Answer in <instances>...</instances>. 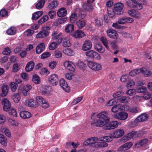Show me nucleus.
<instances>
[{
  "label": "nucleus",
  "instance_id": "28",
  "mask_svg": "<svg viewBox=\"0 0 152 152\" xmlns=\"http://www.w3.org/2000/svg\"><path fill=\"white\" fill-rule=\"evenodd\" d=\"M67 13L66 9L64 8H61L58 11L57 15L58 17H62L65 16Z\"/></svg>",
  "mask_w": 152,
  "mask_h": 152
},
{
  "label": "nucleus",
  "instance_id": "19",
  "mask_svg": "<svg viewBox=\"0 0 152 152\" xmlns=\"http://www.w3.org/2000/svg\"><path fill=\"white\" fill-rule=\"evenodd\" d=\"M64 66L67 69L70 71L74 72L75 70V65L72 62L69 61H66L64 63Z\"/></svg>",
  "mask_w": 152,
  "mask_h": 152
},
{
  "label": "nucleus",
  "instance_id": "44",
  "mask_svg": "<svg viewBox=\"0 0 152 152\" xmlns=\"http://www.w3.org/2000/svg\"><path fill=\"white\" fill-rule=\"evenodd\" d=\"M63 52L65 54L69 56H72L73 54V50L69 48H67L64 50Z\"/></svg>",
  "mask_w": 152,
  "mask_h": 152
},
{
  "label": "nucleus",
  "instance_id": "50",
  "mask_svg": "<svg viewBox=\"0 0 152 152\" xmlns=\"http://www.w3.org/2000/svg\"><path fill=\"white\" fill-rule=\"evenodd\" d=\"M136 91L134 89H129L126 92V94L130 96H132L136 94Z\"/></svg>",
  "mask_w": 152,
  "mask_h": 152
},
{
  "label": "nucleus",
  "instance_id": "31",
  "mask_svg": "<svg viewBox=\"0 0 152 152\" xmlns=\"http://www.w3.org/2000/svg\"><path fill=\"white\" fill-rule=\"evenodd\" d=\"M107 13L109 17L112 19H115L116 18V12L113 9L109 8L107 9Z\"/></svg>",
  "mask_w": 152,
  "mask_h": 152
},
{
  "label": "nucleus",
  "instance_id": "35",
  "mask_svg": "<svg viewBox=\"0 0 152 152\" xmlns=\"http://www.w3.org/2000/svg\"><path fill=\"white\" fill-rule=\"evenodd\" d=\"M32 81L36 84H39L40 83V78L38 75L35 74L32 76Z\"/></svg>",
  "mask_w": 152,
  "mask_h": 152
},
{
  "label": "nucleus",
  "instance_id": "10",
  "mask_svg": "<svg viewBox=\"0 0 152 152\" xmlns=\"http://www.w3.org/2000/svg\"><path fill=\"white\" fill-rule=\"evenodd\" d=\"M2 104L3 106V110L7 111L10 108L11 104L7 98H4L1 101Z\"/></svg>",
  "mask_w": 152,
  "mask_h": 152
},
{
  "label": "nucleus",
  "instance_id": "58",
  "mask_svg": "<svg viewBox=\"0 0 152 152\" xmlns=\"http://www.w3.org/2000/svg\"><path fill=\"white\" fill-rule=\"evenodd\" d=\"M18 85L15 83H11L10 84V88L13 92H15L18 87Z\"/></svg>",
  "mask_w": 152,
  "mask_h": 152
},
{
  "label": "nucleus",
  "instance_id": "30",
  "mask_svg": "<svg viewBox=\"0 0 152 152\" xmlns=\"http://www.w3.org/2000/svg\"><path fill=\"white\" fill-rule=\"evenodd\" d=\"M8 87L6 85H4L1 87L2 93L0 94V96H5L7 94L8 92Z\"/></svg>",
  "mask_w": 152,
  "mask_h": 152
},
{
  "label": "nucleus",
  "instance_id": "48",
  "mask_svg": "<svg viewBox=\"0 0 152 152\" xmlns=\"http://www.w3.org/2000/svg\"><path fill=\"white\" fill-rule=\"evenodd\" d=\"M11 52V49L10 48L6 47L4 49L2 53L5 55H9Z\"/></svg>",
  "mask_w": 152,
  "mask_h": 152
},
{
  "label": "nucleus",
  "instance_id": "41",
  "mask_svg": "<svg viewBox=\"0 0 152 152\" xmlns=\"http://www.w3.org/2000/svg\"><path fill=\"white\" fill-rule=\"evenodd\" d=\"M48 19L49 18L48 15H45L43 16L39 20L38 23L39 24H42L45 21L48 20Z\"/></svg>",
  "mask_w": 152,
  "mask_h": 152
},
{
  "label": "nucleus",
  "instance_id": "62",
  "mask_svg": "<svg viewBox=\"0 0 152 152\" xmlns=\"http://www.w3.org/2000/svg\"><path fill=\"white\" fill-rule=\"evenodd\" d=\"M120 109V105H114L111 109V111L113 113H116Z\"/></svg>",
  "mask_w": 152,
  "mask_h": 152
},
{
  "label": "nucleus",
  "instance_id": "17",
  "mask_svg": "<svg viewBox=\"0 0 152 152\" xmlns=\"http://www.w3.org/2000/svg\"><path fill=\"white\" fill-rule=\"evenodd\" d=\"M137 134V132L132 131L124 136L123 138V140L125 141L129 140L133 137H135Z\"/></svg>",
  "mask_w": 152,
  "mask_h": 152
},
{
  "label": "nucleus",
  "instance_id": "14",
  "mask_svg": "<svg viewBox=\"0 0 152 152\" xmlns=\"http://www.w3.org/2000/svg\"><path fill=\"white\" fill-rule=\"evenodd\" d=\"M92 46V44L91 41L86 40L84 42L82 47V49L83 51H87L91 49Z\"/></svg>",
  "mask_w": 152,
  "mask_h": 152
},
{
  "label": "nucleus",
  "instance_id": "61",
  "mask_svg": "<svg viewBox=\"0 0 152 152\" xmlns=\"http://www.w3.org/2000/svg\"><path fill=\"white\" fill-rule=\"evenodd\" d=\"M50 53L49 52H44L42 54L41 56V58L42 59L48 58L50 56Z\"/></svg>",
  "mask_w": 152,
  "mask_h": 152
},
{
  "label": "nucleus",
  "instance_id": "57",
  "mask_svg": "<svg viewBox=\"0 0 152 152\" xmlns=\"http://www.w3.org/2000/svg\"><path fill=\"white\" fill-rule=\"evenodd\" d=\"M127 97L126 96H122L118 99V101L121 103H126L128 102Z\"/></svg>",
  "mask_w": 152,
  "mask_h": 152
},
{
  "label": "nucleus",
  "instance_id": "60",
  "mask_svg": "<svg viewBox=\"0 0 152 152\" xmlns=\"http://www.w3.org/2000/svg\"><path fill=\"white\" fill-rule=\"evenodd\" d=\"M124 94V92H123L120 91L113 94V96L114 98L119 97L123 95Z\"/></svg>",
  "mask_w": 152,
  "mask_h": 152
},
{
  "label": "nucleus",
  "instance_id": "36",
  "mask_svg": "<svg viewBox=\"0 0 152 152\" xmlns=\"http://www.w3.org/2000/svg\"><path fill=\"white\" fill-rule=\"evenodd\" d=\"M62 34L61 33H60L55 36L52 37V39L53 40L58 39V42L60 43L61 42L63 39Z\"/></svg>",
  "mask_w": 152,
  "mask_h": 152
},
{
  "label": "nucleus",
  "instance_id": "49",
  "mask_svg": "<svg viewBox=\"0 0 152 152\" xmlns=\"http://www.w3.org/2000/svg\"><path fill=\"white\" fill-rule=\"evenodd\" d=\"M2 132L4 133L6 136L10 137L11 136V134L10 131L7 129L5 128H2L1 129Z\"/></svg>",
  "mask_w": 152,
  "mask_h": 152
},
{
  "label": "nucleus",
  "instance_id": "54",
  "mask_svg": "<svg viewBox=\"0 0 152 152\" xmlns=\"http://www.w3.org/2000/svg\"><path fill=\"white\" fill-rule=\"evenodd\" d=\"M140 72L144 74L145 77L150 76L152 74L151 72L148 71L145 69H140Z\"/></svg>",
  "mask_w": 152,
  "mask_h": 152
},
{
  "label": "nucleus",
  "instance_id": "37",
  "mask_svg": "<svg viewBox=\"0 0 152 152\" xmlns=\"http://www.w3.org/2000/svg\"><path fill=\"white\" fill-rule=\"evenodd\" d=\"M74 26L72 24H68L67 25L65 28V31L66 33L72 32L74 30Z\"/></svg>",
  "mask_w": 152,
  "mask_h": 152
},
{
  "label": "nucleus",
  "instance_id": "45",
  "mask_svg": "<svg viewBox=\"0 0 152 152\" xmlns=\"http://www.w3.org/2000/svg\"><path fill=\"white\" fill-rule=\"evenodd\" d=\"M8 12L5 9H1L0 11V17H5L7 16Z\"/></svg>",
  "mask_w": 152,
  "mask_h": 152
},
{
  "label": "nucleus",
  "instance_id": "9",
  "mask_svg": "<svg viewBox=\"0 0 152 152\" xmlns=\"http://www.w3.org/2000/svg\"><path fill=\"white\" fill-rule=\"evenodd\" d=\"M128 116L127 113L125 112H120L117 114H114V118L121 120H126Z\"/></svg>",
  "mask_w": 152,
  "mask_h": 152
},
{
  "label": "nucleus",
  "instance_id": "32",
  "mask_svg": "<svg viewBox=\"0 0 152 152\" xmlns=\"http://www.w3.org/2000/svg\"><path fill=\"white\" fill-rule=\"evenodd\" d=\"M86 22L84 20H79L76 22V25L79 29H81L85 26Z\"/></svg>",
  "mask_w": 152,
  "mask_h": 152
},
{
  "label": "nucleus",
  "instance_id": "16",
  "mask_svg": "<svg viewBox=\"0 0 152 152\" xmlns=\"http://www.w3.org/2000/svg\"><path fill=\"white\" fill-rule=\"evenodd\" d=\"M132 142H127L121 145L118 148V150L121 151L127 150L132 146Z\"/></svg>",
  "mask_w": 152,
  "mask_h": 152
},
{
  "label": "nucleus",
  "instance_id": "24",
  "mask_svg": "<svg viewBox=\"0 0 152 152\" xmlns=\"http://www.w3.org/2000/svg\"><path fill=\"white\" fill-rule=\"evenodd\" d=\"M45 45L43 43L39 44L36 48V53L37 54L41 53L45 49Z\"/></svg>",
  "mask_w": 152,
  "mask_h": 152
},
{
  "label": "nucleus",
  "instance_id": "59",
  "mask_svg": "<svg viewBox=\"0 0 152 152\" xmlns=\"http://www.w3.org/2000/svg\"><path fill=\"white\" fill-rule=\"evenodd\" d=\"M20 69L18 64L16 63H15L13 65L12 71L14 72H17Z\"/></svg>",
  "mask_w": 152,
  "mask_h": 152
},
{
  "label": "nucleus",
  "instance_id": "33",
  "mask_svg": "<svg viewBox=\"0 0 152 152\" xmlns=\"http://www.w3.org/2000/svg\"><path fill=\"white\" fill-rule=\"evenodd\" d=\"M6 32L9 35H14L16 33V28L14 27H11L9 28L7 30Z\"/></svg>",
  "mask_w": 152,
  "mask_h": 152
},
{
  "label": "nucleus",
  "instance_id": "2",
  "mask_svg": "<svg viewBox=\"0 0 152 152\" xmlns=\"http://www.w3.org/2000/svg\"><path fill=\"white\" fill-rule=\"evenodd\" d=\"M124 134V131L123 129H118L114 131L109 136L101 137L99 140L100 141L109 142L112 141L113 138H118L122 137Z\"/></svg>",
  "mask_w": 152,
  "mask_h": 152
},
{
  "label": "nucleus",
  "instance_id": "34",
  "mask_svg": "<svg viewBox=\"0 0 152 152\" xmlns=\"http://www.w3.org/2000/svg\"><path fill=\"white\" fill-rule=\"evenodd\" d=\"M94 49L100 53H103L105 51L104 49L102 46L99 44H96L94 46Z\"/></svg>",
  "mask_w": 152,
  "mask_h": 152
},
{
  "label": "nucleus",
  "instance_id": "39",
  "mask_svg": "<svg viewBox=\"0 0 152 152\" xmlns=\"http://www.w3.org/2000/svg\"><path fill=\"white\" fill-rule=\"evenodd\" d=\"M32 88V86L29 84L26 85L24 87L23 90L22 91V93L24 96H26L27 92Z\"/></svg>",
  "mask_w": 152,
  "mask_h": 152
},
{
  "label": "nucleus",
  "instance_id": "22",
  "mask_svg": "<svg viewBox=\"0 0 152 152\" xmlns=\"http://www.w3.org/2000/svg\"><path fill=\"white\" fill-rule=\"evenodd\" d=\"M128 13L131 16L136 18L138 19L140 18V15L139 12L135 10H129Z\"/></svg>",
  "mask_w": 152,
  "mask_h": 152
},
{
  "label": "nucleus",
  "instance_id": "8",
  "mask_svg": "<svg viewBox=\"0 0 152 152\" xmlns=\"http://www.w3.org/2000/svg\"><path fill=\"white\" fill-rule=\"evenodd\" d=\"M124 7V5L121 3H116L114 6V10L116 14L118 15H121L123 13L122 10Z\"/></svg>",
  "mask_w": 152,
  "mask_h": 152
},
{
  "label": "nucleus",
  "instance_id": "18",
  "mask_svg": "<svg viewBox=\"0 0 152 152\" xmlns=\"http://www.w3.org/2000/svg\"><path fill=\"white\" fill-rule=\"evenodd\" d=\"M98 140V138L94 137L89 138L83 143L84 146H88L92 144L95 143Z\"/></svg>",
  "mask_w": 152,
  "mask_h": 152
},
{
  "label": "nucleus",
  "instance_id": "53",
  "mask_svg": "<svg viewBox=\"0 0 152 152\" xmlns=\"http://www.w3.org/2000/svg\"><path fill=\"white\" fill-rule=\"evenodd\" d=\"M147 90V88L146 87L144 86H142L139 87L136 89V92L138 93H145Z\"/></svg>",
  "mask_w": 152,
  "mask_h": 152
},
{
  "label": "nucleus",
  "instance_id": "1",
  "mask_svg": "<svg viewBox=\"0 0 152 152\" xmlns=\"http://www.w3.org/2000/svg\"><path fill=\"white\" fill-rule=\"evenodd\" d=\"M97 117L100 119L93 120L91 123L93 126L102 127L108 124L110 121V118L107 116V113L106 111H103L98 114Z\"/></svg>",
  "mask_w": 152,
  "mask_h": 152
},
{
  "label": "nucleus",
  "instance_id": "26",
  "mask_svg": "<svg viewBox=\"0 0 152 152\" xmlns=\"http://www.w3.org/2000/svg\"><path fill=\"white\" fill-rule=\"evenodd\" d=\"M20 117L24 119L28 118L31 116V113L29 112L26 111L20 112Z\"/></svg>",
  "mask_w": 152,
  "mask_h": 152
},
{
  "label": "nucleus",
  "instance_id": "27",
  "mask_svg": "<svg viewBox=\"0 0 152 152\" xmlns=\"http://www.w3.org/2000/svg\"><path fill=\"white\" fill-rule=\"evenodd\" d=\"M82 7L84 10L88 12L92 11L93 9V7L92 5L90 3L87 2L84 3Z\"/></svg>",
  "mask_w": 152,
  "mask_h": 152
},
{
  "label": "nucleus",
  "instance_id": "46",
  "mask_svg": "<svg viewBox=\"0 0 152 152\" xmlns=\"http://www.w3.org/2000/svg\"><path fill=\"white\" fill-rule=\"evenodd\" d=\"M0 143L4 145H6L7 144L6 139L4 136L1 134H0Z\"/></svg>",
  "mask_w": 152,
  "mask_h": 152
},
{
  "label": "nucleus",
  "instance_id": "4",
  "mask_svg": "<svg viewBox=\"0 0 152 152\" xmlns=\"http://www.w3.org/2000/svg\"><path fill=\"white\" fill-rule=\"evenodd\" d=\"M87 65L91 69L94 71H98L102 68V66L100 64L92 61H88Z\"/></svg>",
  "mask_w": 152,
  "mask_h": 152
},
{
  "label": "nucleus",
  "instance_id": "38",
  "mask_svg": "<svg viewBox=\"0 0 152 152\" xmlns=\"http://www.w3.org/2000/svg\"><path fill=\"white\" fill-rule=\"evenodd\" d=\"M45 3V0H40L35 5V8L36 9L40 10L44 6Z\"/></svg>",
  "mask_w": 152,
  "mask_h": 152
},
{
  "label": "nucleus",
  "instance_id": "64",
  "mask_svg": "<svg viewBox=\"0 0 152 152\" xmlns=\"http://www.w3.org/2000/svg\"><path fill=\"white\" fill-rule=\"evenodd\" d=\"M9 114L14 117H17V113L16 110L14 109H12L9 111Z\"/></svg>",
  "mask_w": 152,
  "mask_h": 152
},
{
  "label": "nucleus",
  "instance_id": "6",
  "mask_svg": "<svg viewBox=\"0 0 152 152\" xmlns=\"http://www.w3.org/2000/svg\"><path fill=\"white\" fill-rule=\"evenodd\" d=\"M58 75L55 74L50 75L48 78V83L53 86H56L58 83Z\"/></svg>",
  "mask_w": 152,
  "mask_h": 152
},
{
  "label": "nucleus",
  "instance_id": "3",
  "mask_svg": "<svg viewBox=\"0 0 152 152\" xmlns=\"http://www.w3.org/2000/svg\"><path fill=\"white\" fill-rule=\"evenodd\" d=\"M85 55L88 57V58L92 59H96L99 60L101 59V56L100 54L93 50H90L86 52L85 53Z\"/></svg>",
  "mask_w": 152,
  "mask_h": 152
},
{
  "label": "nucleus",
  "instance_id": "51",
  "mask_svg": "<svg viewBox=\"0 0 152 152\" xmlns=\"http://www.w3.org/2000/svg\"><path fill=\"white\" fill-rule=\"evenodd\" d=\"M20 99L19 94L17 93L14 94L13 96V99L15 103L18 102Z\"/></svg>",
  "mask_w": 152,
  "mask_h": 152
},
{
  "label": "nucleus",
  "instance_id": "11",
  "mask_svg": "<svg viewBox=\"0 0 152 152\" xmlns=\"http://www.w3.org/2000/svg\"><path fill=\"white\" fill-rule=\"evenodd\" d=\"M25 104L26 106L30 107H38V101H35L33 99H28L26 100Z\"/></svg>",
  "mask_w": 152,
  "mask_h": 152
},
{
  "label": "nucleus",
  "instance_id": "56",
  "mask_svg": "<svg viewBox=\"0 0 152 152\" xmlns=\"http://www.w3.org/2000/svg\"><path fill=\"white\" fill-rule=\"evenodd\" d=\"M117 101L115 99H113L110 100L107 104V106H112L117 103Z\"/></svg>",
  "mask_w": 152,
  "mask_h": 152
},
{
  "label": "nucleus",
  "instance_id": "21",
  "mask_svg": "<svg viewBox=\"0 0 152 152\" xmlns=\"http://www.w3.org/2000/svg\"><path fill=\"white\" fill-rule=\"evenodd\" d=\"M148 118V115L147 114L141 115L138 117L135 120L136 122H141L147 120Z\"/></svg>",
  "mask_w": 152,
  "mask_h": 152
},
{
  "label": "nucleus",
  "instance_id": "55",
  "mask_svg": "<svg viewBox=\"0 0 152 152\" xmlns=\"http://www.w3.org/2000/svg\"><path fill=\"white\" fill-rule=\"evenodd\" d=\"M57 47V43L55 42H52L49 45V48L50 50H54Z\"/></svg>",
  "mask_w": 152,
  "mask_h": 152
},
{
  "label": "nucleus",
  "instance_id": "5",
  "mask_svg": "<svg viewBox=\"0 0 152 152\" xmlns=\"http://www.w3.org/2000/svg\"><path fill=\"white\" fill-rule=\"evenodd\" d=\"M50 29V27L46 26L43 27L42 28V31L38 33L36 36L37 38H41L47 37L49 34L48 31Z\"/></svg>",
  "mask_w": 152,
  "mask_h": 152
},
{
  "label": "nucleus",
  "instance_id": "47",
  "mask_svg": "<svg viewBox=\"0 0 152 152\" xmlns=\"http://www.w3.org/2000/svg\"><path fill=\"white\" fill-rule=\"evenodd\" d=\"M63 40V45L64 47H69L71 46L70 41L67 38H64Z\"/></svg>",
  "mask_w": 152,
  "mask_h": 152
},
{
  "label": "nucleus",
  "instance_id": "43",
  "mask_svg": "<svg viewBox=\"0 0 152 152\" xmlns=\"http://www.w3.org/2000/svg\"><path fill=\"white\" fill-rule=\"evenodd\" d=\"M100 40L105 47L108 49L109 47L108 45V42L107 39L104 37H102L100 38Z\"/></svg>",
  "mask_w": 152,
  "mask_h": 152
},
{
  "label": "nucleus",
  "instance_id": "29",
  "mask_svg": "<svg viewBox=\"0 0 152 152\" xmlns=\"http://www.w3.org/2000/svg\"><path fill=\"white\" fill-rule=\"evenodd\" d=\"M77 18L78 15L77 12H71L69 17L70 21L71 23H74L77 20Z\"/></svg>",
  "mask_w": 152,
  "mask_h": 152
},
{
  "label": "nucleus",
  "instance_id": "63",
  "mask_svg": "<svg viewBox=\"0 0 152 152\" xmlns=\"http://www.w3.org/2000/svg\"><path fill=\"white\" fill-rule=\"evenodd\" d=\"M77 14H78V18H79L80 20L83 19L86 16V14L84 13L83 11H80L79 13H77Z\"/></svg>",
  "mask_w": 152,
  "mask_h": 152
},
{
  "label": "nucleus",
  "instance_id": "25",
  "mask_svg": "<svg viewBox=\"0 0 152 152\" xmlns=\"http://www.w3.org/2000/svg\"><path fill=\"white\" fill-rule=\"evenodd\" d=\"M34 66V63L33 61H30L28 63L25 67V70L27 72L32 70Z\"/></svg>",
  "mask_w": 152,
  "mask_h": 152
},
{
  "label": "nucleus",
  "instance_id": "52",
  "mask_svg": "<svg viewBox=\"0 0 152 152\" xmlns=\"http://www.w3.org/2000/svg\"><path fill=\"white\" fill-rule=\"evenodd\" d=\"M66 20L67 18L66 17L59 18L56 21V23L58 25H59L65 23Z\"/></svg>",
  "mask_w": 152,
  "mask_h": 152
},
{
  "label": "nucleus",
  "instance_id": "42",
  "mask_svg": "<svg viewBox=\"0 0 152 152\" xmlns=\"http://www.w3.org/2000/svg\"><path fill=\"white\" fill-rule=\"evenodd\" d=\"M140 72V69H136L130 71L129 75L131 76H134L137 74H139Z\"/></svg>",
  "mask_w": 152,
  "mask_h": 152
},
{
  "label": "nucleus",
  "instance_id": "13",
  "mask_svg": "<svg viewBox=\"0 0 152 152\" xmlns=\"http://www.w3.org/2000/svg\"><path fill=\"white\" fill-rule=\"evenodd\" d=\"M72 35L75 38H80L84 37L85 36V34L82 31L77 30L73 32Z\"/></svg>",
  "mask_w": 152,
  "mask_h": 152
},
{
  "label": "nucleus",
  "instance_id": "12",
  "mask_svg": "<svg viewBox=\"0 0 152 152\" xmlns=\"http://www.w3.org/2000/svg\"><path fill=\"white\" fill-rule=\"evenodd\" d=\"M59 84L60 86L63 89L67 92L70 91L69 87L68 86L67 83L63 79H61L59 81Z\"/></svg>",
  "mask_w": 152,
  "mask_h": 152
},
{
  "label": "nucleus",
  "instance_id": "7",
  "mask_svg": "<svg viewBox=\"0 0 152 152\" xmlns=\"http://www.w3.org/2000/svg\"><path fill=\"white\" fill-rule=\"evenodd\" d=\"M36 99L38 101V106L39 105L45 109L47 108L49 106L48 102L42 97L37 96Z\"/></svg>",
  "mask_w": 152,
  "mask_h": 152
},
{
  "label": "nucleus",
  "instance_id": "23",
  "mask_svg": "<svg viewBox=\"0 0 152 152\" xmlns=\"http://www.w3.org/2000/svg\"><path fill=\"white\" fill-rule=\"evenodd\" d=\"M58 4V2L57 1H53L52 2L48 4L47 8L50 10L54 9L57 7Z\"/></svg>",
  "mask_w": 152,
  "mask_h": 152
},
{
  "label": "nucleus",
  "instance_id": "20",
  "mask_svg": "<svg viewBox=\"0 0 152 152\" xmlns=\"http://www.w3.org/2000/svg\"><path fill=\"white\" fill-rule=\"evenodd\" d=\"M107 35L110 38L115 39L117 37V33L115 30L112 28H110L107 30Z\"/></svg>",
  "mask_w": 152,
  "mask_h": 152
},
{
  "label": "nucleus",
  "instance_id": "40",
  "mask_svg": "<svg viewBox=\"0 0 152 152\" xmlns=\"http://www.w3.org/2000/svg\"><path fill=\"white\" fill-rule=\"evenodd\" d=\"M16 3V2H13L12 1H10L7 4V6L8 7L7 8L8 10H13L16 5L15 4Z\"/></svg>",
  "mask_w": 152,
  "mask_h": 152
},
{
  "label": "nucleus",
  "instance_id": "15",
  "mask_svg": "<svg viewBox=\"0 0 152 152\" xmlns=\"http://www.w3.org/2000/svg\"><path fill=\"white\" fill-rule=\"evenodd\" d=\"M118 123L116 121H112L108 125L104 127V129L107 130L113 129L116 128L118 126Z\"/></svg>",
  "mask_w": 152,
  "mask_h": 152
}]
</instances>
